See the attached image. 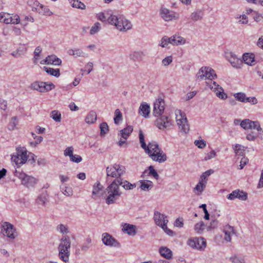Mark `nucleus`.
<instances>
[{
    "label": "nucleus",
    "instance_id": "nucleus-12",
    "mask_svg": "<svg viewBox=\"0 0 263 263\" xmlns=\"http://www.w3.org/2000/svg\"><path fill=\"white\" fill-rule=\"evenodd\" d=\"M15 231V230L14 229L13 226L9 222H5L2 224V232L11 239H14L15 238V235L14 233Z\"/></svg>",
    "mask_w": 263,
    "mask_h": 263
},
{
    "label": "nucleus",
    "instance_id": "nucleus-6",
    "mask_svg": "<svg viewBox=\"0 0 263 263\" xmlns=\"http://www.w3.org/2000/svg\"><path fill=\"white\" fill-rule=\"evenodd\" d=\"M16 150V154L12 156L11 159L17 165L24 164L28 158L33 159L34 155L31 153L27 154V151L24 147H17Z\"/></svg>",
    "mask_w": 263,
    "mask_h": 263
},
{
    "label": "nucleus",
    "instance_id": "nucleus-29",
    "mask_svg": "<svg viewBox=\"0 0 263 263\" xmlns=\"http://www.w3.org/2000/svg\"><path fill=\"white\" fill-rule=\"evenodd\" d=\"M27 4L31 7L32 11H36L38 13L41 8H43V5L36 0H28Z\"/></svg>",
    "mask_w": 263,
    "mask_h": 263
},
{
    "label": "nucleus",
    "instance_id": "nucleus-8",
    "mask_svg": "<svg viewBox=\"0 0 263 263\" xmlns=\"http://www.w3.org/2000/svg\"><path fill=\"white\" fill-rule=\"evenodd\" d=\"M106 171L107 177H110L115 179L121 178V176L125 173V167L123 165L115 163L108 166Z\"/></svg>",
    "mask_w": 263,
    "mask_h": 263
},
{
    "label": "nucleus",
    "instance_id": "nucleus-52",
    "mask_svg": "<svg viewBox=\"0 0 263 263\" xmlns=\"http://www.w3.org/2000/svg\"><path fill=\"white\" fill-rule=\"evenodd\" d=\"M39 13L43 15H47L49 16L52 14V12H51L47 7L44 6V5H43V8H41Z\"/></svg>",
    "mask_w": 263,
    "mask_h": 263
},
{
    "label": "nucleus",
    "instance_id": "nucleus-10",
    "mask_svg": "<svg viewBox=\"0 0 263 263\" xmlns=\"http://www.w3.org/2000/svg\"><path fill=\"white\" fill-rule=\"evenodd\" d=\"M187 245L193 249L201 251L206 247V240L203 237H194L188 240Z\"/></svg>",
    "mask_w": 263,
    "mask_h": 263
},
{
    "label": "nucleus",
    "instance_id": "nucleus-1",
    "mask_svg": "<svg viewBox=\"0 0 263 263\" xmlns=\"http://www.w3.org/2000/svg\"><path fill=\"white\" fill-rule=\"evenodd\" d=\"M196 77L200 79H208L205 83L209 88L213 90L216 96L219 99L225 100L227 95L224 92L223 89L213 80L217 78L215 71L209 67H202L197 73Z\"/></svg>",
    "mask_w": 263,
    "mask_h": 263
},
{
    "label": "nucleus",
    "instance_id": "nucleus-9",
    "mask_svg": "<svg viewBox=\"0 0 263 263\" xmlns=\"http://www.w3.org/2000/svg\"><path fill=\"white\" fill-rule=\"evenodd\" d=\"M30 88L40 92H46L54 89L55 86L51 82L36 81L31 84Z\"/></svg>",
    "mask_w": 263,
    "mask_h": 263
},
{
    "label": "nucleus",
    "instance_id": "nucleus-26",
    "mask_svg": "<svg viewBox=\"0 0 263 263\" xmlns=\"http://www.w3.org/2000/svg\"><path fill=\"white\" fill-rule=\"evenodd\" d=\"M244 63L248 65H255V55L253 53H246L242 56Z\"/></svg>",
    "mask_w": 263,
    "mask_h": 263
},
{
    "label": "nucleus",
    "instance_id": "nucleus-62",
    "mask_svg": "<svg viewBox=\"0 0 263 263\" xmlns=\"http://www.w3.org/2000/svg\"><path fill=\"white\" fill-rule=\"evenodd\" d=\"M73 148L72 146L68 147L64 151V156H69V158L73 155Z\"/></svg>",
    "mask_w": 263,
    "mask_h": 263
},
{
    "label": "nucleus",
    "instance_id": "nucleus-17",
    "mask_svg": "<svg viewBox=\"0 0 263 263\" xmlns=\"http://www.w3.org/2000/svg\"><path fill=\"white\" fill-rule=\"evenodd\" d=\"M228 60L232 65V66L237 69H240L242 65V61L232 53H230V57L228 56Z\"/></svg>",
    "mask_w": 263,
    "mask_h": 263
},
{
    "label": "nucleus",
    "instance_id": "nucleus-30",
    "mask_svg": "<svg viewBox=\"0 0 263 263\" xmlns=\"http://www.w3.org/2000/svg\"><path fill=\"white\" fill-rule=\"evenodd\" d=\"M224 232L225 234L224 240L228 242L231 241V235L234 233L233 228L229 225H227L224 229Z\"/></svg>",
    "mask_w": 263,
    "mask_h": 263
},
{
    "label": "nucleus",
    "instance_id": "nucleus-42",
    "mask_svg": "<svg viewBox=\"0 0 263 263\" xmlns=\"http://www.w3.org/2000/svg\"><path fill=\"white\" fill-rule=\"evenodd\" d=\"M244 148V146L240 144H236L233 146V149L234 150L235 154L240 156L243 155V152L245 151Z\"/></svg>",
    "mask_w": 263,
    "mask_h": 263
},
{
    "label": "nucleus",
    "instance_id": "nucleus-33",
    "mask_svg": "<svg viewBox=\"0 0 263 263\" xmlns=\"http://www.w3.org/2000/svg\"><path fill=\"white\" fill-rule=\"evenodd\" d=\"M140 188L142 190L146 191L151 190L153 186V183L149 180H140Z\"/></svg>",
    "mask_w": 263,
    "mask_h": 263
},
{
    "label": "nucleus",
    "instance_id": "nucleus-15",
    "mask_svg": "<svg viewBox=\"0 0 263 263\" xmlns=\"http://www.w3.org/2000/svg\"><path fill=\"white\" fill-rule=\"evenodd\" d=\"M114 180L119 187H120V186H121L126 190H132L136 186L135 183H130L129 182L124 180L123 178L115 179Z\"/></svg>",
    "mask_w": 263,
    "mask_h": 263
},
{
    "label": "nucleus",
    "instance_id": "nucleus-7",
    "mask_svg": "<svg viewBox=\"0 0 263 263\" xmlns=\"http://www.w3.org/2000/svg\"><path fill=\"white\" fill-rule=\"evenodd\" d=\"M176 120L181 132L186 134L190 130V126L185 114L180 109L175 110Z\"/></svg>",
    "mask_w": 263,
    "mask_h": 263
},
{
    "label": "nucleus",
    "instance_id": "nucleus-16",
    "mask_svg": "<svg viewBox=\"0 0 263 263\" xmlns=\"http://www.w3.org/2000/svg\"><path fill=\"white\" fill-rule=\"evenodd\" d=\"M160 12L161 17L165 21H172L173 20L176 19L175 12L166 8H162Z\"/></svg>",
    "mask_w": 263,
    "mask_h": 263
},
{
    "label": "nucleus",
    "instance_id": "nucleus-48",
    "mask_svg": "<svg viewBox=\"0 0 263 263\" xmlns=\"http://www.w3.org/2000/svg\"><path fill=\"white\" fill-rule=\"evenodd\" d=\"M240 126L245 129H250L251 121L248 119H244L240 122Z\"/></svg>",
    "mask_w": 263,
    "mask_h": 263
},
{
    "label": "nucleus",
    "instance_id": "nucleus-60",
    "mask_svg": "<svg viewBox=\"0 0 263 263\" xmlns=\"http://www.w3.org/2000/svg\"><path fill=\"white\" fill-rule=\"evenodd\" d=\"M256 129L258 132L261 130V128L260 127V124L258 121H251V126L250 129Z\"/></svg>",
    "mask_w": 263,
    "mask_h": 263
},
{
    "label": "nucleus",
    "instance_id": "nucleus-39",
    "mask_svg": "<svg viewBox=\"0 0 263 263\" xmlns=\"http://www.w3.org/2000/svg\"><path fill=\"white\" fill-rule=\"evenodd\" d=\"M169 44H171L170 37H168L167 36H164L160 41L159 45L163 48H164L167 47Z\"/></svg>",
    "mask_w": 263,
    "mask_h": 263
},
{
    "label": "nucleus",
    "instance_id": "nucleus-21",
    "mask_svg": "<svg viewBox=\"0 0 263 263\" xmlns=\"http://www.w3.org/2000/svg\"><path fill=\"white\" fill-rule=\"evenodd\" d=\"M67 53L70 55H72L75 58L78 57H87L88 54L85 53L80 48L70 49L67 51Z\"/></svg>",
    "mask_w": 263,
    "mask_h": 263
},
{
    "label": "nucleus",
    "instance_id": "nucleus-34",
    "mask_svg": "<svg viewBox=\"0 0 263 263\" xmlns=\"http://www.w3.org/2000/svg\"><path fill=\"white\" fill-rule=\"evenodd\" d=\"M97 120V114L95 111L91 110L87 115L85 121L88 124H92Z\"/></svg>",
    "mask_w": 263,
    "mask_h": 263
},
{
    "label": "nucleus",
    "instance_id": "nucleus-57",
    "mask_svg": "<svg viewBox=\"0 0 263 263\" xmlns=\"http://www.w3.org/2000/svg\"><path fill=\"white\" fill-rule=\"evenodd\" d=\"M230 260L232 263H244L243 259L237 256H234L230 257Z\"/></svg>",
    "mask_w": 263,
    "mask_h": 263
},
{
    "label": "nucleus",
    "instance_id": "nucleus-4",
    "mask_svg": "<svg viewBox=\"0 0 263 263\" xmlns=\"http://www.w3.org/2000/svg\"><path fill=\"white\" fill-rule=\"evenodd\" d=\"M104 194L105 195V202L107 204L110 205L116 203L122 195V192L114 180L106 188Z\"/></svg>",
    "mask_w": 263,
    "mask_h": 263
},
{
    "label": "nucleus",
    "instance_id": "nucleus-25",
    "mask_svg": "<svg viewBox=\"0 0 263 263\" xmlns=\"http://www.w3.org/2000/svg\"><path fill=\"white\" fill-rule=\"evenodd\" d=\"M159 252L160 255L167 260L172 258L173 252L172 251L166 247H161L159 248Z\"/></svg>",
    "mask_w": 263,
    "mask_h": 263
},
{
    "label": "nucleus",
    "instance_id": "nucleus-45",
    "mask_svg": "<svg viewBox=\"0 0 263 263\" xmlns=\"http://www.w3.org/2000/svg\"><path fill=\"white\" fill-rule=\"evenodd\" d=\"M236 100L241 102H246V95L243 92H237L234 95Z\"/></svg>",
    "mask_w": 263,
    "mask_h": 263
},
{
    "label": "nucleus",
    "instance_id": "nucleus-28",
    "mask_svg": "<svg viewBox=\"0 0 263 263\" xmlns=\"http://www.w3.org/2000/svg\"><path fill=\"white\" fill-rule=\"evenodd\" d=\"M133 131V126L128 125L126 128H124V129L120 130L118 135L120 136L122 138L126 140Z\"/></svg>",
    "mask_w": 263,
    "mask_h": 263
},
{
    "label": "nucleus",
    "instance_id": "nucleus-23",
    "mask_svg": "<svg viewBox=\"0 0 263 263\" xmlns=\"http://www.w3.org/2000/svg\"><path fill=\"white\" fill-rule=\"evenodd\" d=\"M170 40L171 44L174 46L184 45L185 43V39L184 38L176 34L170 37Z\"/></svg>",
    "mask_w": 263,
    "mask_h": 263
},
{
    "label": "nucleus",
    "instance_id": "nucleus-32",
    "mask_svg": "<svg viewBox=\"0 0 263 263\" xmlns=\"http://www.w3.org/2000/svg\"><path fill=\"white\" fill-rule=\"evenodd\" d=\"M48 63V65H54L56 66L60 65L62 63L61 59L56 55L52 54L47 57Z\"/></svg>",
    "mask_w": 263,
    "mask_h": 263
},
{
    "label": "nucleus",
    "instance_id": "nucleus-5",
    "mask_svg": "<svg viewBox=\"0 0 263 263\" xmlns=\"http://www.w3.org/2000/svg\"><path fill=\"white\" fill-rule=\"evenodd\" d=\"M70 246L71 242L68 236L61 239L58 247L59 256L64 262H67L69 260Z\"/></svg>",
    "mask_w": 263,
    "mask_h": 263
},
{
    "label": "nucleus",
    "instance_id": "nucleus-51",
    "mask_svg": "<svg viewBox=\"0 0 263 263\" xmlns=\"http://www.w3.org/2000/svg\"><path fill=\"white\" fill-rule=\"evenodd\" d=\"M101 28V24L99 22L95 23L94 25L91 27L90 33V34H95L98 32Z\"/></svg>",
    "mask_w": 263,
    "mask_h": 263
},
{
    "label": "nucleus",
    "instance_id": "nucleus-36",
    "mask_svg": "<svg viewBox=\"0 0 263 263\" xmlns=\"http://www.w3.org/2000/svg\"><path fill=\"white\" fill-rule=\"evenodd\" d=\"M72 7L84 9L85 5L79 0H69Z\"/></svg>",
    "mask_w": 263,
    "mask_h": 263
},
{
    "label": "nucleus",
    "instance_id": "nucleus-55",
    "mask_svg": "<svg viewBox=\"0 0 263 263\" xmlns=\"http://www.w3.org/2000/svg\"><path fill=\"white\" fill-rule=\"evenodd\" d=\"M149 169V174L153 176L156 179L158 180L159 176L156 171L154 169V167L152 165H151L148 167Z\"/></svg>",
    "mask_w": 263,
    "mask_h": 263
},
{
    "label": "nucleus",
    "instance_id": "nucleus-24",
    "mask_svg": "<svg viewBox=\"0 0 263 263\" xmlns=\"http://www.w3.org/2000/svg\"><path fill=\"white\" fill-rule=\"evenodd\" d=\"M136 227L135 226L129 223H124L122 230L124 233L131 236H134L136 234Z\"/></svg>",
    "mask_w": 263,
    "mask_h": 263
},
{
    "label": "nucleus",
    "instance_id": "nucleus-50",
    "mask_svg": "<svg viewBox=\"0 0 263 263\" xmlns=\"http://www.w3.org/2000/svg\"><path fill=\"white\" fill-rule=\"evenodd\" d=\"M42 51V48L40 46L37 47L34 51V58H33V63L36 64L37 63V61L40 57V54Z\"/></svg>",
    "mask_w": 263,
    "mask_h": 263
},
{
    "label": "nucleus",
    "instance_id": "nucleus-31",
    "mask_svg": "<svg viewBox=\"0 0 263 263\" xmlns=\"http://www.w3.org/2000/svg\"><path fill=\"white\" fill-rule=\"evenodd\" d=\"M122 15L119 16L111 14L107 19L108 23L111 25L115 26L118 29V26L119 25H122V23L119 21V18H121Z\"/></svg>",
    "mask_w": 263,
    "mask_h": 263
},
{
    "label": "nucleus",
    "instance_id": "nucleus-46",
    "mask_svg": "<svg viewBox=\"0 0 263 263\" xmlns=\"http://www.w3.org/2000/svg\"><path fill=\"white\" fill-rule=\"evenodd\" d=\"M17 118L13 117L11 119V121L8 125V129L9 130H13L15 129L16 126L17 125Z\"/></svg>",
    "mask_w": 263,
    "mask_h": 263
},
{
    "label": "nucleus",
    "instance_id": "nucleus-13",
    "mask_svg": "<svg viewBox=\"0 0 263 263\" xmlns=\"http://www.w3.org/2000/svg\"><path fill=\"white\" fill-rule=\"evenodd\" d=\"M102 240L103 243L106 246L117 248L120 247V245L118 241L107 233L103 234Z\"/></svg>",
    "mask_w": 263,
    "mask_h": 263
},
{
    "label": "nucleus",
    "instance_id": "nucleus-14",
    "mask_svg": "<svg viewBox=\"0 0 263 263\" xmlns=\"http://www.w3.org/2000/svg\"><path fill=\"white\" fill-rule=\"evenodd\" d=\"M154 219L155 223L160 227L165 226V224L168 222L166 216L158 211L155 212Z\"/></svg>",
    "mask_w": 263,
    "mask_h": 263
},
{
    "label": "nucleus",
    "instance_id": "nucleus-20",
    "mask_svg": "<svg viewBox=\"0 0 263 263\" xmlns=\"http://www.w3.org/2000/svg\"><path fill=\"white\" fill-rule=\"evenodd\" d=\"M138 112L141 116L147 118L149 117L150 113V107L146 103L143 102L139 107Z\"/></svg>",
    "mask_w": 263,
    "mask_h": 263
},
{
    "label": "nucleus",
    "instance_id": "nucleus-19",
    "mask_svg": "<svg viewBox=\"0 0 263 263\" xmlns=\"http://www.w3.org/2000/svg\"><path fill=\"white\" fill-rule=\"evenodd\" d=\"M48 194L47 191H45L39 195L35 200V203L38 206H45L48 201Z\"/></svg>",
    "mask_w": 263,
    "mask_h": 263
},
{
    "label": "nucleus",
    "instance_id": "nucleus-63",
    "mask_svg": "<svg viewBox=\"0 0 263 263\" xmlns=\"http://www.w3.org/2000/svg\"><path fill=\"white\" fill-rule=\"evenodd\" d=\"M212 172L213 171L210 170L203 173L200 176V181L204 182V181L206 179L207 177L209 176Z\"/></svg>",
    "mask_w": 263,
    "mask_h": 263
},
{
    "label": "nucleus",
    "instance_id": "nucleus-56",
    "mask_svg": "<svg viewBox=\"0 0 263 263\" xmlns=\"http://www.w3.org/2000/svg\"><path fill=\"white\" fill-rule=\"evenodd\" d=\"M57 230L63 234H67L68 232L67 227L62 224H61L57 227Z\"/></svg>",
    "mask_w": 263,
    "mask_h": 263
},
{
    "label": "nucleus",
    "instance_id": "nucleus-53",
    "mask_svg": "<svg viewBox=\"0 0 263 263\" xmlns=\"http://www.w3.org/2000/svg\"><path fill=\"white\" fill-rule=\"evenodd\" d=\"M139 140H140V143H141V147L143 149L144 148H146L147 145L144 141V134H143L142 131L141 130L139 131Z\"/></svg>",
    "mask_w": 263,
    "mask_h": 263
},
{
    "label": "nucleus",
    "instance_id": "nucleus-38",
    "mask_svg": "<svg viewBox=\"0 0 263 263\" xmlns=\"http://www.w3.org/2000/svg\"><path fill=\"white\" fill-rule=\"evenodd\" d=\"M205 228V225L203 221L196 223L194 227V230L198 234H201Z\"/></svg>",
    "mask_w": 263,
    "mask_h": 263
},
{
    "label": "nucleus",
    "instance_id": "nucleus-44",
    "mask_svg": "<svg viewBox=\"0 0 263 263\" xmlns=\"http://www.w3.org/2000/svg\"><path fill=\"white\" fill-rule=\"evenodd\" d=\"M115 115L114 122L116 124H118L122 120V114L119 109H116L115 111Z\"/></svg>",
    "mask_w": 263,
    "mask_h": 263
},
{
    "label": "nucleus",
    "instance_id": "nucleus-41",
    "mask_svg": "<svg viewBox=\"0 0 263 263\" xmlns=\"http://www.w3.org/2000/svg\"><path fill=\"white\" fill-rule=\"evenodd\" d=\"M11 16L10 14H6V13H0V21L3 22L5 24H10L11 21Z\"/></svg>",
    "mask_w": 263,
    "mask_h": 263
},
{
    "label": "nucleus",
    "instance_id": "nucleus-27",
    "mask_svg": "<svg viewBox=\"0 0 263 263\" xmlns=\"http://www.w3.org/2000/svg\"><path fill=\"white\" fill-rule=\"evenodd\" d=\"M203 15L204 12L202 10L197 9L191 13L190 18L194 22L201 21L203 18Z\"/></svg>",
    "mask_w": 263,
    "mask_h": 263
},
{
    "label": "nucleus",
    "instance_id": "nucleus-64",
    "mask_svg": "<svg viewBox=\"0 0 263 263\" xmlns=\"http://www.w3.org/2000/svg\"><path fill=\"white\" fill-rule=\"evenodd\" d=\"M246 102H249L252 105H255L258 103V100L255 97H246Z\"/></svg>",
    "mask_w": 263,
    "mask_h": 263
},
{
    "label": "nucleus",
    "instance_id": "nucleus-47",
    "mask_svg": "<svg viewBox=\"0 0 263 263\" xmlns=\"http://www.w3.org/2000/svg\"><path fill=\"white\" fill-rule=\"evenodd\" d=\"M63 194L66 196L69 197L73 195V191L71 187L65 186L63 188H61Z\"/></svg>",
    "mask_w": 263,
    "mask_h": 263
},
{
    "label": "nucleus",
    "instance_id": "nucleus-43",
    "mask_svg": "<svg viewBox=\"0 0 263 263\" xmlns=\"http://www.w3.org/2000/svg\"><path fill=\"white\" fill-rule=\"evenodd\" d=\"M103 189V186L99 182H96L93 187L92 191V198H95L94 196L97 195L100 191L102 190Z\"/></svg>",
    "mask_w": 263,
    "mask_h": 263
},
{
    "label": "nucleus",
    "instance_id": "nucleus-2",
    "mask_svg": "<svg viewBox=\"0 0 263 263\" xmlns=\"http://www.w3.org/2000/svg\"><path fill=\"white\" fill-rule=\"evenodd\" d=\"M165 102L161 98H158L154 103L153 114L158 118L155 121L156 126L161 130L171 126V120L166 115H162L164 110Z\"/></svg>",
    "mask_w": 263,
    "mask_h": 263
},
{
    "label": "nucleus",
    "instance_id": "nucleus-35",
    "mask_svg": "<svg viewBox=\"0 0 263 263\" xmlns=\"http://www.w3.org/2000/svg\"><path fill=\"white\" fill-rule=\"evenodd\" d=\"M44 69L48 74L51 76H54L58 78L60 75L59 69H53L52 68L46 67H44Z\"/></svg>",
    "mask_w": 263,
    "mask_h": 263
},
{
    "label": "nucleus",
    "instance_id": "nucleus-18",
    "mask_svg": "<svg viewBox=\"0 0 263 263\" xmlns=\"http://www.w3.org/2000/svg\"><path fill=\"white\" fill-rule=\"evenodd\" d=\"M119 21L122 23V25H118V30L119 31H126L132 28V24L130 22L127 20L124 16H121V18H119Z\"/></svg>",
    "mask_w": 263,
    "mask_h": 263
},
{
    "label": "nucleus",
    "instance_id": "nucleus-40",
    "mask_svg": "<svg viewBox=\"0 0 263 263\" xmlns=\"http://www.w3.org/2000/svg\"><path fill=\"white\" fill-rule=\"evenodd\" d=\"M50 117L55 122H59L61 119V114L58 110H53L50 113Z\"/></svg>",
    "mask_w": 263,
    "mask_h": 263
},
{
    "label": "nucleus",
    "instance_id": "nucleus-58",
    "mask_svg": "<svg viewBox=\"0 0 263 263\" xmlns=\"http://www.w3.org/2000/svg\"><path fill=\"white\" fill-rule=\"evenodd\" d=\"M173 61V58L172 56H168L165 58L162 61V65L164 66H167L169 65Z\"/></svg>",
    "mask_w": 263,
    "mask_h": 263
},
{
    "label": "nucleus",
    "instance_id": "nucleus-49",
    "mask_svg": "<svg viewBox=\"0 0 263 263\" xmlns=\"http://www.w3.org/2000/svg\"><path fill=\"white\" fill-rule=\"evenodd\" d=\"M101 136L105 135L108 131V126L106 122H103L100 124V126Z\"/></svg>",
    "mask_w": 263,
    "mask_h": 263
},
{
    "label": "nucleus",
    "instance_id": "nucleus-61",
    "mask_svg": "<svg viewBox=\"0 0 263 263\" xmlns=\"http://www.w3.org/2000/svg\"><path fill=\"white\" fill-rule=\"evenodd\" d=\"M70 160L73 162H76V163H79L82 160V157L79 156V155H72V156H71L70 157Z\"/></svg>",
    "mask_w": 263,
    "mask_h": 263
},
{
    "label": "nucleus",
    "instance_id": "nucleus-37",
    "mask_svg": "<svg viewBox=\"0 0 263 263\" xmlns=\"http://www.w3.org/2000/svg\"><path fill=\"white\" fill-rule=\"evenodd\" d=\"M206 181H205L204 182H202V181H200L198 183V184L196 185L194 188L195 191H197L198 193L197 194H200L203 191L206 186Z\"/></svg>",
    "mask_w": 263,
    "mask_h": 263
},
{
    "label": "nucleus",
    "instance_id": "nucleus-54",
    "mask_svg": "<svg viewBox=\"0 0 263 263\" xmlns=\"http://www.w3.org/2000/svg\"><path fill=\"white\" fill-rule=\"evenodd\" d=\"M238 191V195H237V198L241 200L245 201L247 200V194L242 191H240L239 190H237Z\"/></svg>",
    "mask_w": 263,
    "mask_h": 263
},
{
    "label": "nucleus",
    "instance_id": "nucleus-11",
    "mask_svg": "<svg viewBox=\"0 0 263 263\" xmlns=\"http://www.w3.org/2000/svg\"><path fill=\"white\" fill-rule=\"evenodd\" d=\"M19 178L21 179L22 184L27 187H33L38 181L35 178L25 173L20 174Z\"/></svg>",
    "mask_w": 263,
    "mask_h": 263
},
{
    "label": "nucleus",
    "instance_id": "nucleus-22",
    "mask_svg": "<svg viewBox=\"0 0 263 263\" xmlns=\"http://www.w3.org/2000/svg\"><path fill=\"white\" fill-rule=\"evenodd\" d=\"M145 54L142 51H137L132 52L129 54V58L134 62H140L143 60Z\"/></svg>",
    "mask_w": 263,
    "mask_h": 263
},
{
    "label": "nucleus",
    "instance_id": "nucleus-3",
    "mask_svg": "<svg viewBox=\"0 0 263 263\" xmlns=\"http://www.w3.org/2000/svg\"><path fill=\"white\" fill-rule=\"evenodd\" d=\"M144 149L154 161L163 163L167 160L166 155L160 148L159 144L155 141L148 143Z\"/></svg>",
    "mask_w": 263,
    "mask_h": 263
},
{
    "label": "nucleus",
    "instance_id": "nucleus-59",
    "mask_svg": "<svg viewBox=\"0 0 263 263\" xmlns=\"http://www.w3.org/2000/svg\"><path fill=\"white\" fill-rule=\"evenodd\" d=\"M194 144L200 148H203L206 146V142L203 140H195Z\"/></svg>",
    "mask_w": 263,
    "mask_h": 263
}]
</instances>
